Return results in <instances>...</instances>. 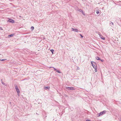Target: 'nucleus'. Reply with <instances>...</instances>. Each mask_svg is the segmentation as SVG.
<instances>
[{
	"instance_id": "obj_24",
	"label": "nucleus",
	"mask_w": 121,
	"mask_h": 121,
	"mask_svg": "<svg viewBox=\"0 0 121 121\" xmlns=\"http://www.w3.org/2000/svg\"><path fill=\"white\" fill-rule=\"evenodd\" d=\"M86 121H90V120H86Z\"/></svg>"
},
{
	"instance_id": "obj_6",
	"label": "nucleus",
	"mask_w": 121,
	"mask_h": 121,
	"mask_svg": "<svg viewBox=\"0 0 121 121\" xmlns=\"http://www.w3.org/2000/svg\"><path fill=\"white\" fill-rule=\"evenodd\" d=\"M72 30L73 31H75V32H78V30L77 29H74L73 28H72Z\"/></svg>"
},
{
	"instance_id": "obj_23",
	"label": "nucleus",
	"mask_w": 121,
	"mask_h": 121,
	"mask_svg": "<svg viewBox=\"0 0 121 121\" xmlns=\"http://www.w3.org/2000/svg\"><path fill=\"white\" fill-rule=\"evenodd\" d=\"M0 29H1V30H2V27H0Z\"/></svg>"
},
{
	"instance_id": "obj_10",
	"label": "nucleus",
	"mask_w": 121,
	"mask_h": 121,
	"mask_svg": "<svg viewBox=\"0 0 121 121\" xmlns=\"http://www.w3.org/2000/svg\"><path fill=\"white\" fill-rule=\"evenodd\" d=\"M50 51L52 52V54H53V52H54V50L53 49L51 50Z\"/></svg>"
},
{
	"instance_id": "obj_13",
	"label": "nucleus",
	"mask_w": 121,
	"mask_h": 121,
	"mask_svg": "<svg viewBox=\"0 0 121 121\" xmlns=\"http://www.w3.org/2000/svg\"><path fill=\"white\" fill-rule=\"evenodd\" d=\"M96 59L98 60H100L99 59V57H96Z\"/></svg>"
},
{
	"instance_id": "obj_22",
	"label": "nucleus",
	"mask_w": 121,
	"mask_h": 121,
	"mask_svg": "<svg viewBox=\"0 0 121 121\" xmlns=\"http://www.w3.org/2000/svg\"><path fill=\"white\" fill-rule=\"evenodd\" d=\"M101 60V61H102V62H103L104 61V60Z\"/></svg>"
},
{
	"instance_id": "obj_7",
	"label": "nucleus",
	"mask_w": 121,
	"mask_h": 121,
	"mask_svg": "<svg viewBox=\"0 0 121 121\" xmlns=\"http://www.w3.org/2000/svg\"><path fill=\"white\" fill-rule=\"evenodd\" d=\"M99 35L100 36V38L101 39H103L104 40L105 39V38L104 37H103L102 36H101L100 35H99Z\"/></svg>"
},
{
	"instance_id": "obj_15",
	"label": "nucleus",
	"mask_w": 121,
	"mask_h": 121,
	"mask_svg": "<svg viewBox=\"0 0 121 121\" xmlns=\"http://www.w3.org/2000/svg\"><path fill=\"white\" fill-rule=\"evenodd\" d=\"M96 13L97 14H98L99 13V12L98 11H96Z\"/></svg>"
},
{
	"instance_id": "obj_2",
	"label": "nucleus",
	"mask_w": 121,
	"mask_h": 121,
	"mask_svg": "<svg viewBox=\"0 0 121 121\" xmlns=\"http://www.w3.org/2000/svg\"><path fill=\"white\" fill-rule=\"evenodd\" d=\"M91 63L93 68H96V67L97 66L95 62H92V61L91 62Z\"/></svg>"
},
{
	"instance_id": "obj_17",
	"label": "nucleus",
	"mask_w": 121,
	"mask_h": 121,
	"mask_svg": "<svg viewBox=\"0 0 121 121\" xmlns=\"http://www.w3.org/2000/svg\"><path fill=\"white\" fill-rule=\"evenodd\" d=\"M6 60V59H2V60H1L0 59V60L1 61H4V60Z\"/></svg>"
},
{
	"instance_id": "obj_12",
	"label": "nucleus",
	"mask_w": 121,
	"mask_h": 121,
	"mask_svg": "<svg viewBox=\"0 0 121 121\" xmlns=\"http://www.w3.org/2000/svg\"><path fill=\"white\" fill-rule=\"evenodd\" d=\"M95 69V72H96L97 71V67H96V68H94Z\"/></svg>"
},
{
	"instance_id": "obj_16",
	"label": "nucleus",
	"mask_w": 121,
	"mask_h": 121,
	"mask_svg": "<svg viewBox=\"0 0 121 121\" xmlns=\"http://www.w3.org/2000/svg\"><path fill=\"white\" fill-rule=\"evenodd\" d=\"M56 72L58 73H60V72L58 70H56Z\"/></svg>"
},
{
	"instance_id": "obj_4",
	"label": "nucleus",
	"mask_w": 121,
	"mask_h": 121,
	"mask_svg": "<svg viewBox=\"0 0 121 121\" xmlns=\"http://www.w3.org/2000/svg\"><path fill=\"white\" fill-rule=\"evenodd\" d=\"M106 112L105 111H104L102 112H101L99 113V117L101 115L104 114Z\"/></svg>"
},
{
	"instance_id": "obj_20",
	"label": "nucleus",
	"mask_w": 121,
	"mask_h": 121,
	"mask_svg": "<svg viewBox=\"0 0 121 121\" xmlns=\"http://www.w3.org/2000/svg\"><path fill=\"white\" fill-rule=\"evenodd\" d=\"M110 24L111 25H113V23L112 22H111V23H110Z\"/></svg>"
},
{
	"instance_id": "obj_8",
	"label": "nucleus",
	"mask_w": 121,
	"mask_h": 121,
	"mask_svg": "<svg viewBox=\"0 0 121 121\" xmlns=\"http://www.w3.org/2000/svg\"><path fill=\"white\" fill-rule=\"evenodd\" d=\"M50 88V87L49 86H45L44 87V88L45 89H49Z\"/></svg>"
},
{
	"instance_id": "obj_9",
	"label": "nucleus",
	"mask_w": 121,
	"mask_h": 121,
	"mask_svg": "<svg viewBox=\"0 0 121 121\" xmlns=\"http://www.w3.org/2000/svg\"><path fill=\"white\" fill-rule=\"evenodd\" d=\"M14 35V34H11V35H9L8 36L9 37H10L11 36H13Z\"/></svg>"
},
{
	"instance_id": "obj_1",
	"label": "nucleus",
	"mask_w": 121,
	"mask_h": 121,
	"mask_svg": "<svg viewBox=\"0 0 121 121\" xmlns=\"http://www.w3.org/2000/svg\"><path fill=\"white\" fill-rule=\"evenodd\" d=\"M66 89L69 90H75V88L73 87H66Z\"/></svg>"
},
{
	"instance_id": "obj_11",
	"label": "nucleus",
	"mask_w": 121,
	"mask_h": 121,
	"mask_svg": "<svg viewBox=\"0 0 121 121\" xmlns=\"http://www.w3.org/2000/svg\"><path fill=\"white\" fill-rule=\"evenodd\" d=\"M31 29L32 30H33L34 29V27L33 26H31Z\"/></svg>"
},
{
	"instance_id": "obj_3",
	"label": "nucleus",
	"mask_w": 121,
	"mask_h": 121,
	"mask_svg": "<svg viewBox=\"0 0 121 121\" xmlns=\"http://www.w3.org/2000/svg\"><path fill=\"white\" fill-rule=\"evenodd\" d=\"M15 86L16 91L17 92L18 94L20 93L19 90L17 86V85H16Z\"/></svg>"
},
{
	"instance_id": "obj_18",
	"label": "nucleus",
	"mask_w": 121,
	"mask_h": 121,
	"mask_svg": "<svg viewBox=\"0 0 121 121\" xmlns=\"http://www.w3.org/2000/svg\"><path fill=\"white\" fill-rule=\"evenodd\" d=\"M82 13V14L84 16H85V13L83 12H83Z\"/></svg>"
},
{
	"instance_id": "obj_19",
	"label": "nucleus",
	"mask_w": 121,
	"mask_h": 121,
	"mask_svg": "<svg viewBox=\"0 0 121 121\" xmlns=\"http://www.w3.org/2000/svg\"><path fill=\"white\" fill-rule=\"evenodd\" d=\"M80 35L81 36V37L82 38H83V36L81 34H80Z\"/></svg>"
},
{
	"instance_id": "obj_5",
	"label": "nucleus",
	"mask_w": 121,
	"mask_h": 121,
	"mask_svg": "<svg viewBox=\"0 0 121 121\" xmlns=\"http://www.w3.org/2000/svg\"><path fill=\"white\" fill-rule=\"evenodd\" d=\"M8 21H9V22H11L12 23H14V21L12 19H9Z\"/></svg>"
},
{
	"instance_id": "obj_21",
	"label": "nucleus",
	"mask_w": 121,
	"mask_h": 121,
	"mask_svg": "<svg viewBox=\"0 0 121 121\" xmlns=\"http://www.w3.org/2000/svg\"><path fill=\"white\" fill-rule=\"evenodd\" d=\"M54 70L56 71V70H57V69H55V68H54Z\"/></svg>"
},
{
	"instance_id": "obj_14",
	"label": "nucleus",
	"mask_w": 121,
	"mask_h": 121,
	"mask_svg": "<svg viewBox=\"0 0 121 121\" xmlns=\"http://www.w3.org/2000/svg\"><path fill=\"white\" fill-rule=\"evenodd\" d=\"M79 11L80 12H82V13H83V11L82 10H79Z\"/></svg>"
}]
</instances>
